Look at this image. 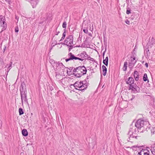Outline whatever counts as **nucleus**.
I'll return each mask as SVG.
<instances>
[{"instance_id": "nucleus-1", "label": "nucleus", "mask_w": 155, "mask_h": 155, "mask_svg": "<svg viewBox=\"0 0 155 155\" xmlns=\"http://www.w3.org/2000/svg\"><path fill=\"white\" fill-rule=\"evenodd\" d=\"M52 66L54 69L57 72L60 74H64L65 67L62 63L54 62Z\"/></svg>"}, {"instance_id": "nucleus-2", "label": "nucleus", "mask_w": 155, "mask_h": 155, "mask_svg": "<svg viewBox=\"0 0 155 155\" xmlns=\"http://www.w3.org/2000/svg\"><path fill=\"white\" fill-rule=\"evenodd\" d=\"M87 56L88 55L86 52H84L83 53L81 54V58L75 57L71 53H70L68 54V56L69 57V58L66 59L65 61L67 62L71 60H78L82 61L84 60V59H85L87 58Z\"/></svg>"}, {"instance_id": "nucleus-3", "label": "nucleus", "mask_w": 155, "mask_h": 155, "mask_svg": "<svg viewBox=\"0 0 155 155\" xmlns=\"http://www.w3.org/2000/svg\"><path fill=\"white\" fill-rule=\"evenodd\" d=\"M86 68L84 66H80L74 68L73 71L76 77L79 78L86 74L87 72Z\"/></svg>"}, {"instance_id": "nucleus-4", "label": "nucleus", "mask_w": 155, "mask_h": 155, "mask_svg": "<svg viewBox=\"0 0 155 155\" xmlns=\"http://www.w3.org/2000/svg\"><path fill=\"white\" fill-rule=\"evenodd\" d=\"M137 130L135 127L130 128L128 133V135L129 140L128 141H130L134 139H137V133L138 132Z\"/></svg>"}, {"instance_id": "nucleus-5", "label": "nucleus", "mask_w": 155, "mask_h": 155, "mask_svg": "<svg viewBox=\"0 0 155 155\" xmlns=\"http://www.w3.org/2000/svg\"><path fill=\"white\" fill-rule=\"evenodd\" d=\"M84 81L82 82L77 81L74 84V86L76 89L79 90H83L86 88L87 87V84L84 83Z\"/></svg>"}, {"instance_id": "nucleus-6", "label": "nucleus", "mask_w": 155, "mask_h": 155, "mask_svg": "<svg viewBox=\"0 0 155 155\" xmlns=\"http://www.w3.org/2000/svg\"><path fill=\"white\" fill-rule=\"evenodd\" d=\"M148 124V123L147 122L139 119L135 123V126L138 129L144 128L147 127V125Z\"/></svg>"}, {"instance_id": "nucleus-7", "label": "nucleus", "mask_w": 155, "mask_h": 155, "mask_svg": "<svg viewBox=\"0 0 155 155\" xmlns=\"http://www.w3.org/2000/svg\"><path fill=\"white\" fill-rule=\"evenodd\" d=\"M149 153L150 152L148 150L141 148L138 151L137 155H149Z\"/></svg>"}, {"instance_id": "nucleus-8", "label": "nucleus", "mask_w": 155, "mask_h": 155, "mask_svg": "<svg viewBox=\"0 0 155 155\" xmlns=\"http://www.w3.org/2000/svg\"><path fill=\"white\" fill-rule=\"evenodd\" d=\"M129 89L131 90L135 93L139 92L140 90V87L136 85H130Z\"/></svg>"}, {"instance_id": "nucleus-9", "label": "nucleus", "mask_w": 155, "mask_h": 155, "mask_svg": "<svg viewBox=\"0 0 155 155\" xmlns=\"http://www.w3.org/2000/svg\"><path fill=\"white\" fill-rule=\"evenodd\" d=\"M21 103H23V100L26 102H28V100L27 98L26 94L25 92L23 91H21Z\"/></svg>"}, {"instance_id": "nucleus-10", "label": "nucleus", "mask_w": 155, "mask_h": 155, "mask_svg": "<svg viewBox=\"0 0 155 155\" xmlns=\"http://www.w3.org/2000/svg\"><path fill=\"white\" fill-rule=\"evenodd\" d=\"M64 42L65 44L70 47L73 45V39H65Z\"/></svg>"}, {"instance_id": "nucleus-11", "label": "nucleus", "mask_w": 155, "mask_h": 155, "mask_svg": "<svg viewBox=\"0 0 155 155\" xmlns=\"http://www.w3.org/2000/svg\"><path fill=\"white\" fill-rule=\"evenodd\" d=\"M136 61L135 57L131 58V61L129 63L128 65L129 68L130 69H132L135 64Z\"/></svg>"}, {"instance_id": "nucleus-12", "label": "nucleus", "mask_w": 155, "mask_h": 155, "mask_svg": "<svg viewBox=\"0 0 155 155\" xmlns=\"http://www.w3.org/2000/svg\"><path fill=\"white\" fill-rule=\"evenodd\" d=\"M134 79L131 77H129L126 82L127 84H129L130 85H132V84L134 83Z\"/></svg>"}, {"instance_id": "nucleus-13", "label": "nucleus", "mask_w": 155, "mask_h": 155, "mask_svg": "<svg viewBox=\"0 0 155 155\" xmlns=\"http://www.w3.org/2000/svg\"><path fill=\"white\" fill-rule=\"evenodd\" d=\"M38 3V2L36 0H31V3L33 8L35 7Z\"/></svg>"}, {"instance_id": "nucleus-14", "label": "nucleus", "mask_w": 155, "mask_h": 155, "mask_svg": "<svg viewBox=\"0 0 155 155\" xmlns=\"http://www.w3.org/2000/svg\"><path fill=\"white\" fill-rule=\"evenodd\" d=\"M134 75L135 80L138 81L139 78L138 72L137 71H134Z\"/></svg>"}, {"instance_id": "nucleus-15", "label": "nucleus", "mask_w": 155, "mask_h": 155, "mask_svg": "<svg viewBox=\"0 0 155 155\" xmlns=\"http://www.w3.org/2000/svg\"><path fill=\"white\" fill-rule=\"evenodd\" d=\"M102 72H103V74L104 76H105L106 75L107 69L106 67L104 65H103L102 66Z\"/></svg>"}, {"instance_id": "nucleus-16", "label": "nucleus", "mask_w": 155, "mask_h": 155, "mask_svg": "<svg viewBox=\"0 0 155 155\" xmlns=\"http://www.w3.org/2000/svg\"><path fill=\"white\" fill-rule=\"evenodd\" d=\"M22 135L25 136H26L28 135V133L27 130L26 129H23L22 131Z\"/></svg>"}, {"instance_id": "nucleus-17", "label": "nucleus", "mask_w": 155, "mask_h": 155, "mask_svg": "<svg viewBox=\"0 0 155 155\" xmlns=\"http://www.w3.org/2000/svg\"><path fill=\"white\" fill-rule=\"evenodd\" d=\"M108 61V57H106L105 59H104L103 63L106 66H107Z\"/></svg>"}, {"instance_id": "nucleus-18", "label": "nucleus", "mask_w": 155, "mask_h": 155, "mask_svg": "<svg viewBox=\"0 0 155 155\" xmlns=\"http://www.w3.org/2000/svg\"><path fill=\"white\" fill-rule=\"evenodd\" d=\"M127 62H124L123 67V70L124 71H125L127 69Z\"/></svg>"}, {"instance_id": "nucleus-19", "label": "nucleus", "mask_w": 155, "mask_h": 155, "mask_svg": "<svg viewBox=\"0 0 155 155\" xmlns=\"http://www.w3.org/2000/svg\"><path fill=\"white\" fill-rule=\"evenodd\" d=\"M5 20L4 19H3V20L2 21V23H3V25H4V26H3L4 27L2 29V30H4L6 28V27L7 26L6 24H5Z\"/></svg>"}, {"instance_id": "nucleus-20", "label": "nucleus", "mask_w": 155, "mask_h": 155, "mask_svg": "<svg viewBox=\"0 0 155 155\" xmlns=\"http://www.w3.org/2000/svg\"><path fill=\"white\" fill-rule=\"evenodd\" d=\"M147 75L146 74H145L144 75L143 77V80L144 81H148V82H149V80H148Z\"/></svg>"}, {"instance_id": "nucleus-21", "label": "nucleus", "mask_w": 155, "mask_h": 155, "mask_svg": "<svg viewBox=\"0 0 155 155\" xmlns=\"http://www.w3.org/2000/svg\"><path fill=\"white\" fill-rule=\"evenodd\" d=\"M19 112L20 115L23 114H24V111L21 108H20L19 109Z\"/></svg>"}, {"instance_id": "nucleus-22", "label": "nucleus", "mask_w": 155, "mask_h": 155, "mask_svg": "<svg viewBox=\"0 0 155 155\" xmlns=\"http://www.w3.org/2000/svg\"><path fill=\"white\" fill-rule=\"evenodd\" d=\"M151 150L152 154L155 155V146L151 149Z\"/></svg>"}, {"instance_id": "nucleus-23", "label": "nucleus", "mask_w": 155, "mask_h": 155, "mask_svg": "<svg viewBox=\"0 0 155 155\" xmlns=\"http://www.w3.org/2000/svg\"><path fill=\"white\" fill-rule=\"evenodd\" d=\"M66 22L65 21L64 22L62 25V27L66 29Z\"/></svg>"}, {"instance_id": "nucleus-24", "label": "nucleus", "mask_w": 155, "mask_h": 155, "mask_svg": "<svg viewBox=\"0 0 155 155\" xmlns=\"http://www.w3.org/2000/svg\"><path fill=\"white\" fill-rule=\"evenodd\" d=\"M83 31L84 32V33L86 34H87L88 33V29L87 28H84V29H83Z\"/></svg>"}, {"instance_id": "nucleus-25", "label": "nucleus", "mask_w": 155, "mask_h": 155, "mask_svg": "<svg viewBox=\"0 0 155 155\" xmlns=\"http://www.w3.org/2000/svg\"><path fill=\"white\" fill-rule=\"evenodd\" d=\"M65 35H66V33H65V30L64 31L63 33L62 36L61 37V39H64V38L65 37Z\"/></svg>"}, {"instance_id": "nucleus-26", "label": "nucleus", "mask_w": 155, "mask_h": 155, "mask_svg": "<svg viewBox=\"0 0 155 155\" xmlns=\"http://www.w3.org/2000/svg\"><path fill=\"white\" fill-rule=\"evenodd\" d=\"M130 13V10L129 8H127V10L126 11V13L127 14H129Z\"/></svg>"}, {"instance_id": "nucleus-27", "label": "nucleus", "mask_w": 155, "mask_h": 155, "mask_svg": "<svg viewBox=\"0 0 155 155\" xmlns=\"http://www.w3.org/2000/svg\"><path fill=\"white\" fill-rule=\"evenodd\" d=\"M19 31L18 28V26H16L15 28V32H18Z\"/></svg>"}, {"instance_id": "nucleus-28", "label": "nucleus", "mask_w": 155, "mask_h": 155, "mask_svg": "<svg viewBox=\"0 0 155 155\" xmlns=\"http://www.w3.org/2000/svg\"><path fill=\"white\" fill-rule=\"evenodd\" d=\"M73 37L72 35H69L66 39H73Z\"/></svg>"}, {"instance_id": "nucleus-29", "label": "nucleus", "mask_w": 155, "mask_h": 155, "mask_svg": "<svg viewBox=\"0 0 155 155\" xmlns=\"http://www.w3.org/2000/svg\"><path fill=\"white\" fill-rule=\"evenodd\" d=\"M5 1L6 2H8L10 5L12 3L11 0H5Z\"/></svg>"}, {"instance_id": "nucleus-30", "label": "nucleus", "mask_w": 155, "mask_h": 155, "mask_svg": "<svg viewBox=\"0 0 155 155\" xmlns=\"http://www.w3.org/2000/svg\"><path fill=\"white\" fill-rule=\"evenodd\" d=\"M125 23L128 24V25H129L130 24V21H129L127 19L126 20V21H125Z\"/></svg>"}, {"instance_id": "nucleus-31", "label": "nucleus", "mask_w": 155, "mask_h": 155, "mask_svg": "<svg viewBox=\"0 0 155 155\" xmlns=\"http://www.w3.org/2000/svg\"><path fill=\"white\" fill-rule=\"evenodd\" d=\"M57 43V42H54V43H52V45H53V46H54L55 45H57V44H60V43Z\"/></svg>"}, {"instance_id": "nucleus-32", "label": "nucleus", "mask_w": 155, "mask_h": 155, "mask_svg": "<svg viewBox=\"0 0 155 155\" xmlns=\"http://www.w3.org/2000/svg\"><path fill=\"white\" fill-rule=\"evenodd\" d=\"M12 62H11L10 64H9V66L8 67V68H10V69H9V70H10V69L11 68V67H12Z\"/></svg>"}, {"instance_id": "nucleus-33", "label": "nucleus", "mask_w": 155, "mask_h": 155, "mask_svg": "<svg viewBox=\"0 0 155 155\" xmlns=\"http://www.w3.org/2000/svg\"><path fill=\"white\" fill-rule=\"evenodd\" d=\"M15 19L17 20V22H18V21L19 17L18 16H17L16 15H15Z\"/></svg>"}, {"instance_id": "nucleus-34", "label": "nucleus", "mask_w": 155, "mask_h": 155, "mask_svg": "<svg viewBox=\"0 0 155 155\" xmlns=\"http://www.w3.org/2000/svg\"><path fill=\"white\" fill-rule=\"evenodd\" d=\"M87 58L90 60H91V61H93V58H91L90 57H87Z\"/></svg>"}, {"instance_id": "nucleus-35", "label": "nucleus", "mask_w": 155, "mask_h": 155, "mask_svg": "<svg viewBox=\"0 0 155 155\" xmlns=\"http://www.w3.org/2000/svg\"><path fill=\"white\" fill-rule=\"evenodd\" d=\"M88 35L89 36H92V34L91 33H88Z\"/></svg>"}, {"instance_id": "nucleus-36", "label": "nucleus", "mask_w": 155, "mask_h": 155, "mask_svg": "<svg viewBox=\"0 0 155 155\" xmlns=\"http://www.w3.org/2000/svg\"><path fill=\"white\" fill-rule=\"evenodd\" d=\"M105 51H104L103 53V58H104V54H105Z\"/></svg>"}, {"instance_id": "nucleus-37", "label": "nucleus", "mask_w": 155, "mask_h": 155, "mask_svg": "<svg viewBox=\"0 0 155 155\" xmlns=\"http://www.w3.org/2000/svg\"><path fill=\"white\" fill-rule=\"evenodd\" d=\"M145 65L147 68L148 67V64L147 63H146L145 64Z\"/></svg>"}, {"instance_id": "nucleus-38", "label": "nucleus", "mask_w": 155, "mask_h": 155, "mask_svg": "<svg viewBox=\"0 0 155 155\" xmlns=\"http://www.w3.org/2000/svg\"><path fill=\"white\" fill-rule=\"evenodd\" d=\"M137 147V146H133L132 147L133 148V149H134V148H135V147Z\"/></svg>"}, {"instance_id": "nucleus-39", "label": "nucleus", "mask_w": 155, "mask_h": 155, "mask_svg": "<svg viewBox=\"0 0 155 155\" xmlns=\"http://www.w3.org/2000/svg\"><path fill=\"white\" fill-rule=\"evenodd\" d=\"M93 28H92V30H91V31H93Z\"/></svg>"}, {"instance_id": "nucleus-40", "label": "nucleus", "mask_w": 155, "mask_h": 155, "mask_svg": "<svg viewBox=\"0 0 155 155\" xmlns=\"http://www.w3.org/2000/svg\"><path fill=\"white\" fill-rule=\"evenodd\" d=\"M71 48H69V51H70L71 50Z\"/></svg>"}, {"instance_id": "nucleus-41", "label": "nucleus", "mask_w": 155, "mask_h": 155, "mask_svg": "<svg viewBox=\"0 0 155 155\" xmlns=\"http://www.w3.org/2000/svg\"><path fill=\"white\" fill-rule=\"evenodd\" d=\"M95 3H96L97 4V5H98V4L96 2H95Z\"/></svg>"}, {"instance_id": "nucleus-42", "label": "nucleus", "mask_w": 155, "mask_h": 155, "mask_svg": "<svg viewBox=\"0 0 155 155\" xmlns=\"http://www.w3.org/2000/svg\"><path fill=\"white\" fill-rule=\"evenodd\" d=\"M58 35V34H57V33H56V34H55V35Z\"/></svg>"}, {"instance_id": "nucleus-43", "label": "nucleus", "mask_w": 155, "mask_h": 155, "mask_svg": "<svg viewBox=\"0 0 155 155\" xmlns=\"http://www.w3.org/2000/svg\"><path fill=\"white\" fill-rule=\"evenodd\" d=\"M151 39H153V37H152V38H151Z\"/></svg>"}, {"instance_id": "nucleus-44", "label": "nucleus", "mask_w": 155, "mask_h": 155, "mask_svg": "<svg viewBox=\"0 0 155 155\" xmlns=\"http://www.w3.org/2000/svg\"><path fill=\"white\" fill-rule=\"evenodd\" d=\"M142 129V130H144V129H143V128Z\"/></svg>"}]
</instances>
